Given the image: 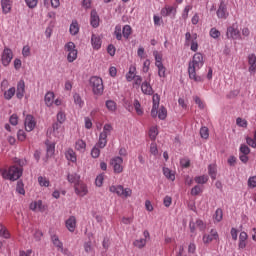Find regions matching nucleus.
I'll use <instances>...</instances> for the list:
<instances>
[{"label": "nucleus", "instance_id": "nucleus-38", "mask_svg": "<svg viewBox=\"0 0 256 256\" xmlns=\"http://www.w3.org/2000/svg\"><path fill=\"white\" fill-rule=\"evenodd\" d=\"M96 147L99 149H105L107 147V137L102 136L101 134L99 135V140L96 144Z\"/></svg>", "mask_w": 256, "mask_h": 256}, {"label": "nucleus", "instance_id": "nucleus-14", "mask_svg": "<svg viewBox=\"0 0 256 256\" xmlns=\"http://www.w3.org/2000/svg\"><path fill=\"white\" fill-rule=\"evenodd\" d=\"M25 130L30 133L37 126V122L35 121V117L33 115H27L24 121Z\"/></svg>", "mask_w": 256, "mask_h": 256}, {"label": "nucleus", "instance_id": "nucleus-48", "mask_svg": "<svg viewBox=\"0 0 256 256\" xmlns=\"http://www.w3.org/2000/svg\"><path fill=\"white\" fill-rule=\"evenodd\" d=\"M0 237H4V239L11 237V234H9V231L3 224H0Z\"/></svg>", "mask_w": 256, "mask_h": 256}, {"label": "nucleus", "instance_id": "nucleus-53", "mask_svg": "<svg viewBox=\"0 0 256 256\" xmlns=\"http://www.w3.org/2000/svg\"><path fill=\"white\" fill-rule=\"evenodd\" d=\"M200 136L202 139H209V128L203 126L200 128Z\"/></svg>", "mask_w": 256, "mask_h": 256}, {"label": "nucleus", "instance_id": "nucleus-44", "mask_svg": "<svg viewBox=\"0 0 256 256\" xmlns=\"http://www.w3.org/2000/svg\"><path fill=\"white\" fill-rule=\"evenodd\" d=\"M158 69V76L161 79H165V77H167V68L165 67V65L161 64L159 66H156Z\"/></svg>", "mask_w": 256, "mask_h": 256}, {"label": "nucleus", "instance_id": "nucleus-62", "mask_svg": "<svg viewBox=\"0 0 256 256\" xmlns=\"http://www.w3.org/2000/svg\"><path fill=\"white\" fill-rule=\"evenodd\" d=\"M22 55L23 57H31V47H29V45L23 47Z\"/></svg>", "mask_w": 256, "mask_h": 256}, {"label": "nucleus", "instance_id": "nucleus-36", "mask_svg": "<svg viewBox=\"0 0 256 256\" xmlns=\"http://www.w3.org/2000/svg\"><path fill=\"white\" fill-rule=\"evenodd\" d=\"M111 131H113V126H111V124H105L100 135L107 138L109 135H111Z\"/></svg>", "mask_w": 256, "mask_h": 256}, {"label": "nucleus", "instance_id": "nucleus-46", "mask_svg": "<svg viewBox=\"0 0 256 256\" xmlns=\"http://www.w3.org/2000/svg\"><path fill=\"white\" fill-rule=\"evenodd\" d=\"M38 183L40 187H49V185H51V182L49 181V179L44 176L38 177Z\"/></svg>", "mask_w": 256, "mask_h": 256}, {"label": "nucleus", "instance_id": "nucleus-22", "mask_svg": "<svg viewBox=\"0 0 256 256\" xmlns=\"http://www.w3.org/2000/svg\"><path fill=\"white\" fill-rule=\"evenodd\" d=\"M1 7L4 15H7V13H11L13 4L11 3V0H1Z\"/></svg>", "mask_w": 256, "mask_h": 256}, {"label": "nucleus", "instance_id": "nucleus-19", "mask_svg": "<svg viewBox=\"0 0 256 256\" xmlns=\"http://www.w3.org/2000/svg\"><path fill=\"white\" fill-rule=\"evenodd\" d=\"M52 243L57 248V251H60V253H63L64 255H67V249L63 248V242L59 240V236L53 235L52 236Z\"/></svg>", "mask_w": 256, "mask_h": 256}, {"label": "nucleus", "instance_id": "nucleus-23", "mask_svg": "<svg viewBox=\"0 0 256 256\" xmlns=\"http://www.w3.org/2000/svg\"><path fill=\"white\" fill-rule=\"evenodd\" d=\"M65 157L67 161H71L72 163H77V154L73 150V148H69L65 152Z\"/></svg>", "mask_w": 256, "mask_h": 256}, {"label": "nucleus", "instance_id": "nucleus-25", "mask_svg": "<svg viewBox=\"0 0 256 256\" xmlns=\"http://www.w3.org/2000/svg\"><path fill=\"white\" fill-rule=\"evenodd\" d=\"M141 89H142V93H144V95H153V93H154L153 87H151V84L147 81L142 83Z\"/></svg>", "mask_w": 256, "mask_h": 256}, {"label": "nucleus", "instance_id": "nucleus-15", "mask_svg": "<svg viewBox=\"0 0 256 256\" xmlns=\"http://www.w3.org/2000/svg\"><path fill=\"white\" fill-rule=\"evenodd\" d=\"M65 227L70 233H75V229H77V218L75 216H69L65 220Z\"/></svg>", "mask_w": 256, "mask_h": 256}, {"label": "nucleus", "instance_id": "nucleus-45", "mask_svg": "<svg viewBox=\"0 0 256 256\" xmlns=\"http://www.w3.org/2000/svg\"><path fill=\"white\" fill-rule=\"evenodd\" d=\"M79 179H81V177L77 173L68 174L67 177L69 183H74V185H77V183H79Z\"/></svg>", "mask_w": 256, "mask_h": 256}, {"label": "nucleus", "instance_id": "nucleus-18", "mask_svg": "<svg viewBox=\"0 0 256 256\" xmlns=\"http://www.w3.org/2000/svg\"><path fill=\"white\" fill-rule=\"evenodd\" d=\"M29 209L31 211L43 213L45 212V205H43V201L36 200L30 203Z\"/></svg>", "mask_w": 256, "mask_h": 256}, {"label": "nucleus", "instance_id": "nucleus-50", "mask_svg": "<svg viewBox=\"0 0 256 256\" xmlns=\"http://www.w3.org/2000/svg\"><path fill=\"white\" fill-rule=\"evenodd\" d=\"M100 155H101V150L97 145H95L91 150V157H93V159H99Z\"/></svg>", "mask_w": 256, "mask_h": 256}, {"label": "nucleus", "instance_id": "nucleus-63", "mask_svg": "<svg viewBox=\"0 0 256 256\" xmlns=\"http://www.w3.org/2000/svg\"><path fill=\"white\" fill-rule=\"evenodd\" d=\"M137 55L140 59H145V57H147V54H145V48L140 46L137 50Z\"/></svg>", "mask_w": 256, "mask_h": 256}, {"label": "nucleus", "instance_id": "nucleus-29", "mask_svg": "<svg viewBox=\"0 0 256 256\" xmlns=\"http://www.w3.org/2000/svg\"><path fill=\"white\" fill-rule=\"evenodd\" d=\"M73 99H74L75 105H77L79 109H83V107L85 106V101H83V98H81V95H79L78 93H75L73 95Z\"/></svg>", "mask_w": 256, "mask_h": 256}, {"label": "nucleus", "instance_id": "nucleus-9", "mask_svg": "<svg viewBox=\"0 0 256 256\" xmlns=\"http://www.w3.org/2000/svg\"><path fill=\"white\" fill-rule=\"evenodd\" d=\"M110 165L113 167L114 173L117 175L123 173L125 167L123 166V159L119 156H116L110 160Z\"/></svg>", "mask_w": 256, "mask_h": 256}, {"label": "nucleus", "instance_id": "nucleus-5", "mask_svg": "<svg viewBox=\"0 0 256 256\" xmlns=\"http://www.w3.org/2000/svg\"><path fill=\"white\" fill-rule=\"evenodd\" d=\"M90 87L92 88V92L98 97H101L105 90V87L103 86V79L97 76H92L90 78Z\"/></svg>", "mask_w": 256, "mask_h": 256}, {"label": "nucleus", "instance_id": "nucleus-6", "mask_svg": "<svg viewBox=\"0 0 256 256\" xmlns=\"http://www.w3.org/2000/svg\"><path fill=\"white\" fill-rule=\"evenodd\" d=\"M64 51L67 54V61L68 63H73L74 61H77V55L78 51L76 50L75 43L73 42H68L64 46Z\"/></svg>", "mask_w": 256, "mask_h": 256}, {"label": "nucleus", "instance_id": "nucleus-40", "mask_svg": "<svg viewBox=\"0 0 256 256\" xmlns=\"http://www.w3.org/2000/svg\"><path fill=\"white\" fill-rule=\"evenodd\" d=\"M133 33V29L130 25H125L122 29V35L124 39H128Z\"/></svg>", "mask_w": 256, "mask_h": 256}, {"label": "nucleus", "instance_id": "nucleus-8", "mask_svg": "<svg viewBox=\"0 0 256 256\" xmlns=\"http://www.w3.org/2000/svg\"><path fill=\"white\" fill-rule=\"evenodd\" d=\"M185 45H190V49L191 51L197 52V50L199 49V43L197 42V34H192L191 32H187L185 34Z\"/></svg>", "mask_w": 256, "mask_h": 256}, {"label": "nucleus", "instance_id": "nucleus-60", "mask_svg": "<svg viewBox=\"0 0 256 256\" xmlns=\"http://www.w3.org/2000/svg\"><path fill=\"white\" fill-rule=\"evenodd\" d=\"M25 3L29 9H35V7H37V3H39V0H25Z\"/></svg>", "mask_w": 256, "mask_h": 256}, {"label": "nucleus", "instance_id": "nucleus-61", "mask_svg": "<svg viewBox=\"0 0 256 256\" xmlns=\"http://www.w3.org/2000/svg\"><path fill=\"white\" fill-rule=\"evenodd\" d=\"M248 187H249V189H255V187H256V176L249 177Z\"/></svg>", "mask_w": 256, "mask_h": 256}, {"label": "nucleus", "instance_id": "nucleus-27", "mask_svg": "<svg viewBox=\"0 0 256 256\" xmlns=\"http://www.w3.org/2000/svg\"><path fill=\"white\" fill-rule=\"evenodd\" d=\"M74 147H75L76 151H79L80 153H85V149H87V143H85V141L80 139L75 142Z\"/></svg>", "mask_w": 256, "mask_h": 256}, {"label": "nucleus", "instance_id": "nucleus-51", "mask_svg": "<svg viewBox=\"0 0 256 256\" xmlns=\"http://www.w3.org/2000/svg\"><path fill=\"white\" fill-rule=\"evenodd\" d=\"M195 225L199 231H205V229H207V224H205V222H203L201 219H197Z\"/></svg>", "mask_w": 256, "mask_h": 256}, {"label": "nucleus", "instance_id": "nucleus-32", "mask_svg": "<svg viewBox=\"0 0 256 256\" xmlns=\"http://www.w3.org/2000/svg\"><path fill=\"white\" fill-rule=\"evenodd\" d=\"M136 71H137V68L135 66H133V65L130 66L129 72L126 74V80L128 82L133 81V79L137 76V75H135Z\"/></svg>", "mask_w": 256, "mask_h": 256}, {"label": "nucleus", "instance_id": "nucleus-56", "mask_svg": "<svg viewBox=\"0 0 256 256\" xmlns=\"http://www.w3.org/2000/svg\"><path fill=\"white\" fill-rule=\"evenodd\" d=\"M236 125H238V127H243L244 129H247V120L239 117L236 119Z\"/></svg>", "mask_w": 256, "mask_h": 256}, {"label": "nucleus", "instance_id": "nucleus-31", "mask_svg": "<svg viewBox=\"0 0 256 256\" xmlns=\"http://www.w3.org/2000/svg\"><path fill=\"white\" fill-rule=\"evenodd\" d=\"M148 135L151 141H155L157 139V136L159 135V129L157 128V126L150 127Z\"/></svg>", "mask_w": 256, "mask_h": 256}, {"label": "nucleus", "instance_id": "nucleus-49", "mask_svg": "<svg viewBox=\"0 0 256 256\" xmlns=\"http://www.w3.org/2000/svg\"><path fill=\"white\" fill-rule=\"evenodd\" d=\"M16 191L19 193V195H25V184H23V181L19 180L17 182Z\"/></svg>", "mask_w": 256, "mask_h": 256}, {"label": "nucleus", "instance_id": "nucleus-37", "mask_svg": "<svg viewBox=\"0 0 256 256\" xmlns=\"http://www.w3.org/2000/svg\"><path fill=\"white\" fill-rule=\"evenodd\" d=\"M106 108L111 113H115L117 111V103L113 100H107L106 101Z\"/></svg>", "mask_w": 256, "mask_h": 256}, {"label": "nucleus", "instance_id": "nucleus-34", "mask_svg": "<svg viewBox=\"0 0 256 256\" xmlns=\"http://www.w3.org/2000/svg\"><path fill=\"white\" fill-rule=\"evenodd\" d=\"M114 35L117 41H121L123 39V28L121 27V24L115 26Z\"/></svg>", "mask_w": 256, "mask_h": 256}, {"label": "nucleus", "instance_id": "nucleus-41", "mask_svg": "<svg viewBox=\"0 0 256 256\" xmlns=\"http://www.w3.org/2000/svg\"><path fill=\"white\" fill-rule=\"evenodd\" d=\"M47 157H53L55 155V143H46Z\"/></svg>", "mask_w": 256, "mask_h": 256}, {"label": "nucleus", "instance_id": "nucleus-28", "mask_svg": "<svg viewBox=\"0 0 256 256\" xmlns=\"http://www.w3.org/2000/svg\"><path fill=\"white\" fill-rule=\"evenodd\" d=\"M163 175L166 177V179H169V181H175V171H173L167 167H164Z\"/></svg>", "mask_w": 256, "mask_h": 256}, {"label": "nucleus", "instance_id": "nucleus-52", "mask_svg": "<svg viewBox=\"0 0 256 256\" xmlns=\"http://www.w3.org/2000/svg\"><path fill=\"white\" fill-rule=\"evenodd\" d=\"M191 9H193V6L191 5H187L185 6L183 12H182V19L184 21H187L188 17H189V11H191Z\"/></svg>", "mask_w": 256, "mask_h": 256}, {"label": "nucleus", "instance_id": "nucleus-1", "mask_svg": "<svg viewBox=\"0 0 256 256\" xmlns=\"http://www.w3.org/2000/svg\"><path fill=\"white\" fill-rule=\"evenodd\" d=\"M203 65H205V61L203 60V54H194L192 61H190L188 65L189 79H192L193 81H195V83H203V77L197 75V71H199V69H201Z\"/></svg>", "mask_w": 256, "mask_h": 256}, {"label": "nucleus", "instance_id": "nucleus-7", "mask_svg": "<svg viewBox=\"0 0 256 256\" xmlns=\"http://www.w3.org/2000/svg\"><path fill=\"white\" fill-rule=\"evenodd\" d=\"M226 37L227 39H233L235 41L241 39V31L239 30V24L237 22L227 28Z\"/></svg>", "mask_w": 256, "mask_h": 256}, {"label": "nucleus", "instance_id": "nucleus-55", "mask_svg": "<svg viewBox=\"0 0 256 256\" xmlns=\"http://www.w3.org/2000/svg\"><path fill=\"white\" fill-rule=\"evenodd\" d=\"M134 108L137 115H143V108H141V103L139 102V100L134 101Z\"/></svg>", "mask_w": 256, "mask_h": 256}, {"label": "nucleus", "instance_id": "nucleus-47", "mask_svg": "<svg viewBox=\"0 0 256 256\" xmlns=\"http://www.w3.org/2000/svg\"><path fill=\"white\" fill-rule=\"evenodd\" d=\"M190 193L193 197H197V195H201V193H203V187L196 185L191 189Z\"/></svg>", "mask_w": 256, "mask_h": 256}, {"label": "nucleus", "instance_id": "nucleus-24", "mask_svg": "<svg viewBox=\"0 0 256 256\" xmlns=\"http://www.w3.org/2000/svg\"><path fill=\"white\" fill-rule=\"evenodd\" d=\"M45 105L48 107H53V103L55 101V93L47 92L44 97Z\"/></svg>", "mask_w": 256, "mask_h": 256}, {"label": "nucleus", "instance_id": "nucleus-13", "mask_svg": "<svg viewBox=\"0 0 256 256\" xmlns=\"http://www.w3.org/2000/svg\"><path fill=\"white\" fill-rule=\"evenodd\" d=\"M143 237L144 238L137 239L133 242L134 247H137V249H143L145 245H147V239H150L151 237L149 231L145 230L143 232Z\"/></svg>", "mask_w": 256, "mask_h": 256}, {"label": "nucleus", "instance_id": "nucleus-11", "mask_svg": "<svg viewBox=\"0 0 256 256\" xmlns=\"http://www.w3.org/2000/svg\"><path fill=\"white\" fill-rule=\"evenodd\" d=\"M202 241L205 245H209V243H213V241H219V232L215 229H211L209 234H204Z\"/></svg>", "mask_w": 256, "mask_h": 256}, {"label": "nucleus", "instance_id": "nucleus-43", "mask_svg": "<svg viewBox=\"0 0 256 256\" xmlns=\"http://www.w3.org/2000/svg\"><path fill=\"white\" fill-rule=\"evenodd\" d=\"M194 181L198 185H205V183H207V181H209V176H207V175L196 176L194 178Z\"/></svg>", "mask_w": 256, "mask_h": 256}, {"label": "nucleus", "instance_id": "nucleus-39", "mask_svg": "<svg viewBox=\"0 0 256 256\" xmlns=\"http://www.w3.org/2000/svg\"><path fill=\"white\" fill-rule=\"evenodd\" d=\"M69 32L72 35H77L79 33V23L76 20L72 21L70 24Z\"/></svg>", "mask_w": 256, "mask_h": 256}, {"label": "nucleus", "instance_id": "nucleus-59", "mask_svg": "<svg viewBox=\"0 0 256 256\" xmlns=\"http://www.w3.org/2000/svg\"><path fill=\"white\" fill-rule=\"evenodd\" d=\"M240 153L242 155H249V153H251V149L249 148V146H247L245 144H241V146H240Z\"/></svg>", "mask_w": 256, "mask_h": 256}, {"label": "nucleus", "instance_id": "nucleus-54", "mask_svg": "<svg viewBox=\"0 0 256 256\" xmlns=\"http://www.w3.org/2000/svg\"><path fill=\"white\" fill-rule=\"evenodd\" d=\"M208 173H209L211 179H213V180L217 179V171L215 169V166L209 165Z\"/></svg>", "mask_w": 256, "mask_h": 256}, {"label": "nucleus", "instance_id": "nucleus-2", "mask_svg": "<svg viewBox=\"0 0 256 256\" xmlns=\"http://www.w3.org/2000/svg\"><path fill=\"white\" fill-rule=\"evenodd\" d=\"M152 101H153V106L151 110V116L155 118L158 115V118L161 119L162 121L167 119V108L162 106L159 109V102L161 101V98L158 96V94L153 95Z\"/></svg>", "mask_w": 256, "mask_h": 256}, {"label": "nucleus", "instance_id": "nucleus-10", "mask_svg": "<svg viewBox=\"0 0 256 256\" xmlns=\"http://www.w3.org/2000/svg\"><path fill=\"white\" fill-rule=\"evenodd\" d=\"M11 61H13V50L5 47L1 55V63L4 67H9Z\"/></svg>", "mask_w": 256, "mask_h": 256}, {"label": "nucleus", "instance_id": "nucleus-35", "mask_svg": "<svg viewBox=\"0 0 256 256\" xmlns=\"http://www.w3.org/2000/svg\"><path fill=\"white\" fill-rule=\"evenodd\" d=\"M248 63L250 65L249 71H255V69H256V56H255V54H250L248 56Z\"/></svg>", "mask_w": 256, "mask_h": 256}, {"label": "nucleus", "instance_id": "nucleus-16", "mask_svg": "<svg viewBox=\"0 0 256 256\" xmlns=\"http://www.w3.org/2000/svg\"><path fill=\"white\" fill-rule=\"evenodd\" d=\"M75 193L76 195H79V197H85L87 193H89V190L87 189V184L83 182H78L74 185Z\"/></svg>", "mask_w": 256, "mask_h": 256}, {"label": "nucleus", "instance_id": "nucleus-64", "mask_svg": "<svg viewBox=\"0 0 256 256\" xmlns=\"http://www.w3.org/2000/svg\"><path fill=\"white\" fill-rule=\"evenodd\" d=\"M66 119H67V117L64 114V112H58V114H57V121H59L60 123H65Z\"/></svg>", "mask_w": 256, "mask_h": 256}, {"label": "nucleus", "instance_id": "nucleus-58", "mask_svg": "<svg viewBox=\"0 0 256 256\" xmlns=\"http://www.w3.org/2000/svg\"><path fill=\"white\" fill-rule=\"evenodd\" d=\"M210 37L213 39H219V37H221V32L217 30V28H211Z\"/></svg>", "mask_w": 256, "mask_h": 256}, {"label": "nucleus", "instance_id": "nucleus-20", "mask_svg": "<svg viewBox=\"0 0 256 256\" xmlns=\"http://www.w3.org/2000/svg\"><path fill=\"white\" fill-rule=\"evenodd\" d=\"M16 97L17 99H23L25 97V81L23 80L17 83Z\"/></svg>", "mask_w": 256, "mask_h": 256}, {"label": "nucleus", "instance_id": "nucleus-4", "mask_svg": "<svg viewBox=\"0 0 256 256\" xmlns=\"http://www.w3.org/2000/svg\"><path fill=\"white\" fill-rule=\"evenodd\" d=\"M110 193L117 195L118 197H122L124 199H128L133 195V190L131 188H125L123 185H111L109 187Z\"/></svg>", "mask_w": 256, "mask_h": 256}, {"label": "nucleus", "instance_id": "nucleus-42", "mask_svg": "<svg viewBox=\"0 0 256 256\" xmlns=\"http://www.w3.org/2000/svg\"><path fill=\"white\" fill-rule=\"evenodd\" d=\"M155 58V66L163 65V54L159 53L158 51L153 52Z\"/></svg>", "mask_w": 256, "mask_h": 256}, {"label": "nucleus", "instance_id": "nucleus-26", "mask_svg": "<svg viewBox=\"0 0 256 256\" xmlns=\"http://www.w3.org/2000/svg\"><path fill=\"white\" fill-rule=\"evenodd\" d=\"M91 43L93 49H96V51H98V49H101V38L98 35L92 34Z\"/></svg>", "mask_w": 256, "mask_h": 256}, {"label": "nucleus", "instance_id": "nucleus-33", "mask_svg": "<svg viewBox=\"0 0 256 256\" xmlns=\"http://www.w3.org/2000/svg\"><path fill=\"white\" fill-rule=\"evenodd\" d=\"M213 219L214 223H221V221H223V209H216Z\"/></svg>", "mask_w": 256, "mask_h": 256}, {"label": "nucleus", "instance_id": "nucleus-57", "mask_svg": "<svg viewBox=\"0 0 256 256\" xmlns=\"http://www.w3.org/2000/svg\"><path fill=\"white\" fill-rule=\"evenodd\" d=\"M103 181H105V177L103 174H99L95 180L96 187H103Z\"/></svg>", "mask_w": 256, "mask_h": 256}, {"label": "nucleus", "instance_id": "nucleus-12", "mask_svg": "<svg viewBox=\"0 0 256 256\" xmlns=\"http://www.w3.org/2000/svg\"><path fill=\"white\" fill-rule=\"evenodd\" d=\"M160 14L162 17H171L172 19H175V15H177V6L166 5L161 9Z\"/></svg>", "mask_w": 256, "mask_h": 256}, {"label": "nucleus", "instance_id": "nucleus-3", "mask_svg": "<svg viewBox=\"0 0 256 256\" xmlns=\"http://www.w3.org/2000/svg\"><path fill=\"white\" fill-rule=\"evenodd\" d=\"M23 175V168L19 166H11L8 170L2 172L3 179L9 181H17Z\"/></svg>", "mask_w": 256, "mask_h": 256}, {"label": "nucleus", "instance_id": "nucleus-17", "mask_svg": "<svg viewBox=\"0 0 256 256\" xmlns=\"http://www.w3.org/2000/svg\"><path fill=\"white\" fill-rule=\"evenodd\" d=\"M218 19H227L229 17V11H227V5L225 2H221L216 12Z\"/></svg>", "mask_w": 256, "mask_h": 256}, {"label": "nucleus", "instance_id": "nucleus-30", "mask_svg": "<svg viewBox=\"0 0 256 256\" xmlns=\"http://www.w3.org/2000/svg\"><path fill=\"white\" fill-rule=\"evenodd\" d=\"M16 89L15 87H11L8 90L4 91V99L6 101H11L12 97H15Z\"/></svg>", "mask_w": 256, "mask_h": 256}, {"label": "nucleus", "instance_id": "nucleus-21", "mask_svg": "<svg viewBox=\"0 0 256 256\" xmlns=\"http://www.w3.org/2000/svg\"><path fill=\"white\" fill-rule=\"evenodd\" d=\"M90 24L94 29H97L99 27V15L97 14L96 10H92L90 14Z\"/></svg>", "mask_w": 256, "mask_h": 256}]
</instances>
